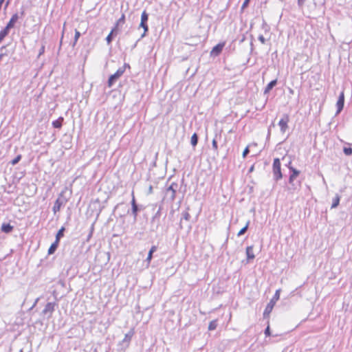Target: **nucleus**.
Masks as SVG:
<instances>
[{"mask_svg":"<svg viewBox=\"0 0 352 352\" xmlns=\"http://www.w3.org/2000/svg\"><path fill=\"white\" fill-rule=\"evenodd\" d=\"M280 298V289L276 291L273 298L270 300L269 303L267 305L264 312H263V318H268L270 317V314L272 312L276 302Z\"/></svg>","mask_w":352,"mask_h":352,"instance_id":"obj_1","label":"nucleus"},{"mask_svg":"<svg viewBox=\"0 0 352 352\" xmlns=\"http://www.w3.org/2000/svg\"><path fill=\"white\" fill-rule=\"evenodd\" d=\"M272 173L274 180L278 182L283 178L281 164L279 158H274L272 164Z\"/></svg>","mask_w":352,"mask_h":352,"instance_id":"obj_2","label":"nucleus"},{"mask_svg":"<svg viewBox=\"0 0 352 352\" xmlns=\"http://www.w3.org/2000/svg\"><path fill=\"white\" fill-rule=\"evenodd\" d=\"M177 187L178 184L175 182H173L166 189L165 197H167L170 201H173L175 199Z\"/></svg>","mask_w":352,"mask_h":352,"instance_id":"obj_3","label":"nucleus"},{"mask_svg":"<svg viewBox=\"0 0 352 352\" xmlns=\"http://www.w3.org/2000/svg\"><path fill=\"white\" fill-rule=\"evenodd\" d=\"M131 204V214L133 216L134 221H136L138 213L144 209L142 205H139L136 203L133 192H132Z\"/></svg>","mask_w":352,"mask_h":352,"instance_id":"obj_4","label":"nucleus"},{"mask_svg":"<svg viewBox=\"0 0 352 352\" xmlns=\"http://www.w3.org/2000/svg\"><path fill=\"white\" fill-rule=\"evenodd\" d=\"M148 20V14L144 10L142 13L141 21L139 25L140 28H142L144 29V32L141 35L140 38H144L146 35V33L148 31V26L147 24Z\"/></svg>","mask_w":352,"mask_h":352,"instance_id":"obj_5","label":"nucleus"},{"mask_svg":"<svg viewBox=\"0 0 352 352\" xmlns=\"http://www.w3.org/2000/svg\"><path fill=\"white\" fill-rule=\"evenodd\" d=\"M63 193L64 191H62L59 195V197L54 202V206L52 208V211L54 214L58 212L60 210L61 206L65 205L67 201V199L63 197Z\"/></svg>","mask_w":352,"mask_h":352,"instance_id":"obj_6","label":"nucleus"},{"mask_svg":"<svg viewBox=\"0 0 352 352\" xmlns=\"http://www.w3.org/2000/svg\"><path fill=\"white\" fill-rule=\"evenodd\" d=\"M124 68H118V69L112 75H111L107 81L109 87H111L117 80L124 74Z\"/></svg>","mask_w":352,"mask_h":352,"instance_id":"obj_7","label":"nucleus"},{"mask_svg":"<svg viewBox=\"0 0 352 352\" xmlns=\"http://www.w3.org/2000/svg\"><path fill=\"white\" fill-rule=\"evenodd\" d=\"M289 122V116L288 114H283L282 118L278 122V126L281 133H285L288 129V123Z\"/></svg>","mask_w":352,"mask_h":352,"instance_id":"obj_8","label":"nucleus"},{"mask_svg":"<svg viewBox=\"0 0 352 352\" xmlns=\"http://www.w3.org/2000/svg\"><path fill=\"white\" fill-rule=\"evenodd\" d=\"M162 206H160L157 211L151 219V223L155 224V229H152V231H156L160 225V219L161 217Z\"/></svg>","mask_w":352,"mask_h":352,"instance_id":"obj_9","label":"nucleus"},{"mask_svg":"<svg viewBox=\"0 0 352 352\" xmlns=\"http://www.w3.org/2000/svg\"><path fill=\"white\" fill-rule=\"evenodd\" d=\"M56 302H47L42 311V314L44 316L48 315V318H50L55 310Z\"/></svg>","mask_w":352,"mask_h":352,"instance_id":"obj_10","label":"nucleus"},{"mask_svg":"<svg viewBox=\"0 0 352 352\" xmlns=\"http://www.w3.org/2000/svg\"><path fill=\"white\" fill-rule=\"evenodd\" d=\"M225 46V42L219 43L215 46H214L210 52V56H219L221 52Z\"/></svg>","mask_w":352,"mask_h":352,"instance_id":"obj_11","label":"nucleus"},{"mask_svg":"<svg viewBox=\"0 0 352 352\" xmlns=\"http://www.w3.org/2000/svg\"><path fill=\"white\" fill-rule=\"evenodd\" d=\"M134 334L133 329H131L127 333L125 334L124 339L120 343L122 348L127 347L131 340V338Z\"/></svg>","mask_w":352,"mask_h":352,"instance_id":"obj_12","label":"nucleus"},{"mask_svg":"<svg viewBox=\"0 0 352 352\" xmlns=\"http://www.w3.org/2000/svg\"><path fill=\"white\" fill-rule=\"evenodd\" d=\"M344 105V91H341V93L339 95L336 107H337V111L336 115L339 114L343 109Z\"/></svg>","mask_w":352,"mask_h":352,"instance_id":"obj_13","label":"nucleus"},{"mask_svg":"<svg viewBox=\"0 0 352 352\" xmlns=\"http://www.w3.org/2000/svg\"><path fill=\"white\" fill-rule=\"evenodd\" d=\"M295 179H292V181L290 182V180L289 179V186L287 188V190L292 192L294 193L296 190H298L300 188V182H295Z\"/></svg>","mask_w":352,"mask_h":352,"instance_id":"obj_14","label":"nucleus"},{"mask_svg":"<svg viewBox=\"0 0 352 352\" xmlns=\"http://www.w3.org/2000/svg\"><path fill=\"white\" fill-rule=\"evenodd\" d=\"M289 172H290V175H289V178L290 182L292 181V179H296V177H298L300 173V170H297L296 168H295L293 166H289Z\"/></svg>","mask_w":352,"mask_h":352,"instance_id":"obj_15","label":"nucleus"},{"mask_svg":"<svg viewBox=\"0 0 352 352\" xmlns=\"http://www.w3.org/2000/svg\"><path fill=\"white\" fill-rule=\"evenodd\" d=\"M278 80L277 79L272 80L270 81L264 89V94H267L270 91L277 85Z\"/></svg>","mask_w":352,"mask_h":352,"instance_id":"obj_16","label":"nucleus"},{"mask_svg":"<svg viewBox=\"0 0 352 352\" xmlns=\"http://www.w3.org/2000/svg\"><path fill=\"white\" fill-rule=\"evenodd\" d=\"M14 230V226H11L8 223H3L1 226V232L9 234L12 232Z\"/></svg>","mask_w":352,"mask_h":352,"instance_id":"obj_17","label":"nucleus"},{"mask_svg":"<svg viewBox=\"0 0 352 352\" xmlns=\"http://www.w3.org/2000/svg\"><path fill=\"white\" fill-rule=\"evenodd\" d=\"M246 256L248 261L253 260L255 258V255L253 253V245L246 248Z\"/></svg>","mask_w":352,"mask_h":352,"instance_id":"obj_18","label":"nucleus"},{"mask_svg":"<svg viewBox=\"0 0 352 352\" xmlns=\"http://www.w3.org/2000/svg\"><path fill=\"white\" fill-rule=\"evenodd\" d=\"M157 250V247L156 245H153L150 250L148 251L147 258L146 259V261H147L148 264H149L153 258V254L154 252H155Z\"/></svg>","mask_w":352,"mask_h":352,"instance_id":"obj_19","label":"nucleus"},{"mask_svg":"<svg viewBox=\"0 0 352 352\" xmlns=\"http://www.w3.org/2000/svg\"><path fill=\"white\" fill-rule=\"evenodd\" d=\"M19 19V16L18 15V14L17 13L14 14L12 16V17L10 18V19L8 21V23H7V25H8L10 27L13 28L14 27L15 23H16V21H18Z\"/></svg>","mask_w":352,"mask_h":352,"instance_id":"obj_20","label":"nucleus"},{"mask_svg":"<svg viewBox=\"0 0 352 352\" xmlns=\"http://www.w3.org/2000/svg\"><path fill=\"white\" fill-rule=\"evenodd\" d=\"M64 118L63 117L58 118L57 120H55L52 122V126L55 129H60L63 125Z\"/></svg>","mask_w":352,"mask_h":352,"instance_id":"obj_21","label":"nucleus"},{"mask_svg":"<svg viewBox=\"0 0 352 352\" xmlns=\"http://www.w3.org/2000/svg\"><path fill=\"white\" fill-rule=\"evenodd\" d=\"M189 209H190L189 207H187L186 210L184 211L182 213V219L180 221V224H179V226H180L181 229L182 228V219H184L186 221H189L190 219V214L188 212Z\"/></svg>","mask_w":352,"mask_h":352,"instance_id":"obj_22","label":"nucleus"},{"mask_svg":"<svg viewBox=\"0 0 352 352\" xmlns=\"http://www.w3.org/2000/svg\"><path fill=\"white\" fill-rule=\"evenodd\" d=\"M58 245L59 242L55 240V241L51 244L50 247L48 249V254H54L57 250Z\"/></svg>","mask_w":352,"mask_h":352,"instance_id":"obj_23","label":"nucleus"},{"mask_svg":"<svg viewBox=\"0 0 352 352\" xmlns=\"http://www.w3.org/2000/svg\"><path fill=\"white\" fill-rule=\"evenodd\" d=\"M65 231V227H61L56 234V241L60 242L61 238L64 236V232Z\"/></svg>","mask_w":352,"mask_h":352,"instance_id":"obj_24","label":"nucleus"},{"mask_svg":"<svg viewBox=\"0 0 352 352\" xmlns=\"http://www.w3.org/2000/svg\"><path fill=\"white\" fill-rule=\"evenodd\" d=\"M340 196L338 194H336L335 197L333 199L331 208H337L340 204Z\"/></svg>","mask_w":352,"mask_h":352,"instance_id":"obj_25","label":"nucleus"},{"mask_svg":"<svg viewBox=\"0 0 352 352\" xmlns=\"http://www.w3.org/2000/svg\"><path fill=\"white\" fill-rule=\"evenodd\" d=\"M198 141H199V136L196 133H194L192 134V135L191 136V139H190L191 145L193 147H195L198 144Z\"/></svg>","mask_w":352,"mask_h":352,"instance_id":"obj_26","label":"nucleus"},{"mask_svg":"<svg viewBox=\"0 0 352 352\" xmlns=\"http://www.w3.org/2000/svg\"><path fill=\"white\" fill-rule=\"evenodd\" d=\"M250 223V221H248L246 224L245 225V226L243 228H242L238 232V234H237L238 236L243 235L247 232V230L249 228Z\"/></svg>","mask_w":352,"mask_h":352,"instance_id":"obj_27","label":"nucleus"},{"mask_svg":"<svg viewBox=\"0 0 352 352\" xmlns=\"http://www.w3.org/2000/svg\"><path fill=\"white\" fill-rule=\"evenodd\" d=\"M114 30H111L110 33L106 37V41L108 45H110L116 35H114Z\"/></svg>","mask_w":352,"mask_h":352,"instance_id":"obj_28","label":"nucleus"},{"mask_svg":"<svg viewBox=\"0 0 352 352\" xmlns=\"http://www.w3.org/2000/svg\"><path fill=\"white\" fill-rule=\"evenodd\" d=\"M218 325V322L217 320H213L210 322L208 325V330L209 331H213L216 329Z\"/></svg>","mask_w":352,"mask_h":352,"instance_id":"obj_29","label":"nucleus"},{"mask_svg":"<svg viewBox=\"0 0 352 352\" xmlns=\"http://www.w3.org/2000/svg\"><path fill=\"white\" fill-rule=\"evenodd\" d=\"M22 155L21 154L16 155L11 162L10 164L12 166L17 164L21 160Z\"/></svg>","mask_w":352,"mask_h":352,"instance_id":"obj_30","label":"nucleus"},{"mask_svg":"<svg viewBox=\"0 0 352 352\" xmlns=\"http://www.w3.org/2000/svg\"><path fill=\"white\" fill-rule=\"evenodd\" d=\"M125 23V15L124 14H122L120 16V18L117 21L116 25L117 26L122 25Z\"/></svg>","mask_w":352,"mask_h":352,"instance_id":"obj_31","label":"nucleus"},{"mask_svg":"<svg viewBox=\"0 0 352 352\" xmlns=\"http://www.w3.org/2000/svg\"><path fill=\"white\" fill-rule=\"evenodd\" d=\"M343 153L347 156L351 155H352V148L351 147H344Z\"/></svg>","mask_w":352,"mask_h":352,"instance_id":"obj_32","label":"nucleus"},{"mask_svg":"<svg viewBox=\"0 0 352 352\" xmlns=\"http://www.w3.org/2000/svg\"><path fill=\"white\" fill-rule=\"evenodd\" d=\"M94 224L93 223L90 228V231H89V233L87 237V239H86V241H89L90 240V239L92 237V235H93V233H94Z\"/></svg>","mask_w":352,"mask_h":352,"instance_id":"obj_33","label":"nucleus"},{"mask_svg":"<svg viewBox=\"0 0 352 352\" xmlns=\"http://www.w3.org/2000/svg\"><path fill=\"white\" fill-rule=\"evenodd\" d=\"M250 0H245L241 6V10H243L248 7Z\"/></svg>","mask_w":352,"mask_h":352,"instance_id":"obj_34","label":"nucleus"},{"mask_svg":"<svg viewBox=\"0 0 352 352\" xmlns=\"http://www.w3.org/2000/svg\"><path fill=\"white\" fill-rule=\"evenodd\" d=\"M212 146L213 149L215 150L216 151H217L218 144H217V142L215 139H213V140L212 142Z\"/></svg>","mask_w":352,"mask_h":352,"instance_id":"obj_35","label":"nucleus"},{"mask_svg":"<svg viewBox=\"0 0 352 352\" xmlns=\"http://www.w3.org/2000/svg\"><path fill=\"white\" fill-rule=\"evenodd\" d=\"M249 153H250V149H249V147H248V146H247V147L244 149V151H243V154H242L243 157V158H245V157H246V156L249 154Z\"/></svg>","mask_w":352,"mask_h":352,"instance_id":"obj_36","label":"nucleus"},{"mask_svg":"<svg viewBox=\"0 0 352 352\" xmlns=\"http://www.w3.org/2000/svg\"><path fill=\"white\" fill-rule=\"evenodd\" d=\"M262 28L265 30V32H267L270 30L268 25L265 21L263 22Z\"/></svg>","mask_w":352,"mask_h":352,"instance_id":"obj_37","label":"nucleus"},{"mask_svg":"<svg viewBox=\"0 0 352 352\" xmlns=\"http://www.w3.org/2000/svg\"><path fill=\"white\" fill-rule=\"evenodd\" d=\"M80 35H81L80 32L79 31H78L77 30H75V35H74L75 41H78Z\"/></svg>","mask_w":352,"mask_h":352,"instance_id":"obj_38","label":"nucleus"},{"mask_svg":"<svg viewBox=\"0 0 352 352\" xmlns=\"http://www.w3.org/2000/svg\"><path fill=\"white\" fill-rule=\"evenodd\" d=\"M264 333L265 336H270L271 335V331L269 325L265 328Z\"/></svg>","mask_w":352,"mask_h":352,"instance_id":"obj_39","label":"nucleus"},{"mask_svg":"<svg viewBox=\"0 0 352 352\" xmlns=\"http://www.w3.org/2000/svg\"><path fill=\"white\" fill-rule=\"evenodd\" d=\"M7 36H8L7 34H6L3 30H1V32H0V41H3V40Z\"/></svg>","mask_w":352,"mask_h":352,"instance_id":"obj_40","label":"nucleus"},{"mask_svg":"<svg viewBox=\"0 0 352 352\" xmlns=\"http://www.w3.org/2000/svg\"><path fill=\"white\" fill-rule=\"evenodd\" d=\"M258 39L259 40V41L262 43V44H265L266 43V39L264 38V36L261 34L258 36Z\"/></svg>","mask_w":352,"mask_h":352,"instance_id":"obj_41","label":"nucleus"},{"mask_svg":"<svg viewBox=\"0 0 352 352\" xmlns=\"http://www.w3.org/2000/svg\"><path fill=\"white\" fill-rule=\"evenodd\" d=\"M11 28H12L10 27L8 25H6V27L2 30L8 35Z\"/></svg>","mask_w":352,"mask_h":352,"instance_id":"obj_42","label":"nucleus"},{"mask_svg":"<svg viewBox=\"0 0 352 352\" xmlns=\"http://www.w3.org/2000/svg\"><path fill=\"white\" fill-rule=\"evenodd\" d=\"M306 0H298L297 3L299 8H302Z\"/></svg>","mask_w":352,"mask_h":352,"instance_id":"obj_43","label":"nucleus"},{"mask_svg":"<svg viewBox=\"0 0 352 352\" xmlns=\"http://www.w3.org/2000/svg\"><path fill=\"white\" fill-rule=\"evenodd\" d=\"M119 27L120 26H117L116 24H115V26L112 28L111 30H114L115 32H113L114 35H117L118 34V32H119Z\"/></svg>","mask_w":352,"mask_h":352,"instance_id":"obj_44","label":"nucleus"},{"mask_svg":"<svg viewBox=\"0 0 352 352\" xmlns=\"http://www.w3.org/2000/svg\"><path fill=\"white\" fill-rule=\"evenodd\" d=\"M45 52V45H43L40 50H39V52H38V56H40L41 55H42L43 54H44Z\"/></svg>","mask_w":352,"mask_h":352,"instance_id":"obj_45","label":"nucleus"},{"mask_svg":"<svg viewBox=\"0 0 352 352\" xmlns=\"http://www.w3.org/2000/svg\"><path fill=\"white\" fill-rule=\"evenodd\" d=\"M120 68H124V70H125L126 68H130V65L128 63H124V65L122 67H121Z\"/></svg>","mask_w":352,"mask_h":352,"instance_id":"obj_46","label":"nucleus"},{"mask_svg":"<svg viewBox=\"0 0 352 352\" xmlns=\"http://www.w3.org/2000/svg\"><path fill=\"white\" fill-rule=\"evenodd\" d=\"M38 300V298H36V300H35V302H34V304L32 305V306L30 307V309H32L36 306V303H37Z\"/></svg>","mask_w":352,"mask_h":352,"instance_id":"obj_47","label":"nucleus"},{"mask_svg":"<svg viewBox=\"0 0 352 352\" xmlns=\"http://www.w3.org/2000/svg\"><path fill=\"white\" fill-rule=\"evenodd\" d=\"M285 166H287V167H288V168L289 169V166H292V160H289V161L288 162V163L285 164Z\"/></svg>","mask_w":352,"mask_h":352,"instance_id":"obj_48","label":"nucleus"},{"mask_svg":"<svg viewBox=\"0 0 352 352\" xmlns=\"http://www.w3.org/2000/svg\"><path fill=\"white\" fill-rule=\"evenodd\" d=\"M77 43V41H75V39H74V41L72 43V47H74Z\"/></svg>","mask_w":352,"mask_h":352,"instance_id":"obj_49","label":"nucleus"},{"mask_svg":"<svg viewBox=\"0 0 352 352\" xmlns=\"http://www.w3.org/2000/svg\"><path fill=\"white\" fill-rule=\"evenodd\" d=\"M148 192H149L150 194H151V193L153 192V187H152V186H149V188H148Z\"/></svg>","mask_w":352,"mask_h":352,"instance_id":"obj_50","label":"nucleus"},{"mask_svg":"<svg viewBox=\"0 0 352 352\" xmlns=\"http://www.w3.org/2000/svg\"><path fill=\"white\" fill-rule=\"evenodd\" d=\"M270 133H271L270 129H268V132H267V139L270 138Z\"/></svg>","mask_w":352,"mask_h":352,"instance_id":"obj_51","label":"nucleus"},{"mask_svg":"<svg viewBox=\"0 0 352 352\" xmlns=\"http://www.w3.org/2000/svg\"><path fill=\"white\" fill-rule=\"evenodd\" d=\"M6 55L5 53H1L0 54V60L2 59V58Z\"/></svg>","mask_w":352,"mask_h":352,"instance_id":"obj_52","label":"nucleus"},{"mask_svg":"<svg viewBox=\"0 0 352 352\" xmlns=\"http://www.w3.org/2000/svg\"><path fill=\"white\" fill-rule=\"evenodd\" d=\"M254 165H253V166H252L250 168V169H249V172H250V173L252 172V171L254 170Z\"/></svg>","mask_w":352,"mask_h":352,"instance_id":"obj_53","label":"nucleus"},{"mask_svg":"<svg viewBox=\"0 0 352 352\" xmlns=\"http://www.w3.org/2000/svg\"><path fill=\"white\" fill-rule=\"evenodd\" d=\"M24 15H25V12H24V10H22L21 12V17H23Z\"/></svg>","mask_w":352,"mask_h":352,"instance_id":"obj_54","label":"nucleus"},{"mask_svg":"<svg viewBox=\"0 0 352 352\" xmlns=\"http://www.w3.org/2000/svg\"><path fill=\"white\" fill-rule=\"evenodd\" d=\"M141 38H140L134 45H133V49L135 48L137 45V43L140 40Z\"/></svg>","mask_w":352,"mask_h":352,"instance_id":"obj_55","label":"nucleus"},{"mask_svg":"<svg viewBox=\"0 0 352 352\" xmlns=\"http://www.w3.org/2000/svg\"><path fill=\"white\" fill-rule=\"evenodd\" d=\"M272 126H274V123H272V124H270V126H269V129H270V130H271V127H272Z\"/></svg>","mask_w":352,"mask_h":352,"instance_id":"obj_56","label":"nucleus"},{"mask_svg":"<svg viewBox=\"0 0 352 352\" xmlns=\"http://www.w3.org/2000/svg\"><path fill=\"white\" fill-rule=\"evenodd\" d=\"M8 4H9V1H7L6 4V6H5V8H6L8 7Z\"/></svg>","mask_w":352,"mask_h":352,"instance_id":"obj_57","label":"nucleus"},{"mask_svg":"<svg viewBox=\"0 0 352 352\" xmlns=\"http://www.w3.org/2000/svg\"><path fill=\"white\" fill-rule=\"evenodd\" d=\"M63 34L62 35L61 40H60V45H61V44H62V40H63Z\"/></svg>","mask_w":352,"mask_h":352,"instance_id":"obj_58","label":"nucleus"},{"mask_svg":"<svg viewBox=\"0 0 352 352\" xmlns=\"http://www.w3.org/2000/svg\"><path fill=\"white\" fill-rule=\"evenodd\" d=\"M5 48H6V46H5V45H3V46H2V47H1V50H2L3 49H5Z\"/></svg>","mask_w":352,"mask_h":352,"instance_id":"obj_59","label":"nucleus"},{"mask_svg":"<svg viewBox=\"0 0 352 352\" xmlns=\"http://www.w3.org/2000/svg\"><path fill=\"white\" fill-rule=\"evenodd\" d=\"M290 93H293V90L292 89H289Z\"/></svg>","mask_w":352,"mask_h":352,"instance_id":"obj_60","label":"nucleus"},{"mask_svg":"<svg viewBox=\"0 0 352 352\" xmlns=\"http://www.w3.org/2000/svg\"><path fill=\"white\" fill-rule=\"evenodd\" d=\"M2 41H0V43H1Z\"/></svg>","mask_w":352,"mask_h":352,"instance_id":"obj_61","label":"nucleus"}]
</instances>
